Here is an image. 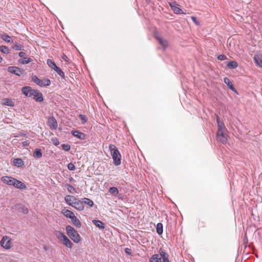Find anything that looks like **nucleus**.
Segmentation results:
<instances>
[{
	"instance_id": "nucleus-1",
	"label": "nucleus",
	"mask_w": 262,
	"mask_h": 262,
	"mask_svg": "<svg viewBox=\"0 0 262 262\" xmlns=\"http://www.w3.org/2000/svg\"><path fill=\"white\" fill-rule=\"evenodd\" d=\"M21 92L27 97H33V99L37 102H41L43 98L42 94L38 90H34L31 87L26 86L21 88Z\"/></svg>"
},
{
	"instance_id": "nucleus-2",
	"label": "nucleus",
	"mask_w": 262,
	"mask_h": 262,
	"mask_svg": "<svg viewBox=\"0 0 262 262\" xmlns=\"http://www.w3.org/2000/svg\"><path fill=\"white\" fill-rule=\"evenodd\" d=\"M109 149L113 159L114 164L116 166L120 165L121 156L118 148L115 145L110 144L109 145Z\"/></svg>"
},
{
	"instance_id": "nucleus-3",
	"label": "nucleus",
	"mask_w": 262,
	"mask_h": 262,
	"mask_svg": "<svg viewBox=\"0 0 262 262\" xmlns=\"http://www.w3.org/2000/svg\"><path fill=\"white\" fill-rule=\"evenodd\" d=\"M159 253L160 255L154 254L150 259V262H169L168 255L163 250L160 249Z\"/></svg>"
},
{
	"instance_id": "nucleus-4",
	"label": "nucleus",
	"mask_w": 262,
	"mask_h": 262,
	"mask_svg": "<svg viewBox=\"0 0 262 262\" xmlns=\"http://www.w3.org/2000/svg\"><path fill=\"white\" fill-rule=\"evenodd\" d=\"M66 229L68 235L75 243H78L81 241V238L80 235L73 227L69 225L66 227Z\"/></svg>"
},
{
	"instance_id": "nucleus-5",
	"label": "nucleus",
	"mask_w": 262,
	"mask_h": 262,
	"mask_svg": "<svg viewBox=\"0 0 262 262\" xmlns=\"http://www.w3.org/2000/svg\"><path fill=\"white\" fill-rule=\"evenodd\" d=\"M227 132V130H217L216 136V140L223 144L226 143L228 141Z\"/></svg>"
},
{
	"instance_id": "nucleus-6",
	"label": "nucleus",
	"mask_w": 262,
	"mask_h": 262,
	"mask_svg": "<svg viewBox=\"0 0 262 262\" xmlns=\"http://www.w3.org/2000/svg\"><path fill=\"white\" fill-rule=\"evenodd\" d=\"M32 80L41 87L49 86L51 84V81L49 79H40L36 76H33Z\"/></svg>"
},
{
	"instance_id": "nucleus-7",
	"label": "nucleus",
	"mask_w": 262,
	"mask_h": 262,
	"mask_svg": "<svg viewBox=\"0 0 262 262\" xmlns=\"http://www.w3.org/2000/svg\"><path fill=\"white\" fill-rule=\"evenodd\" d=\"M1 245L2 247L6 249H10L12 247L11 238L7 236H4L1 241Z\"/></svg>"
},
{
	"instance_id": "nucleus-8",
	"label": "nucleus",
	"mask_w": 262,
	"mask_h": 262,
	"mask_svg": "<svg viewBox=\"0 0 262 262\" xmlns=\"http://www.w3.org/2000/svg\"><path fill=\"white\" fill-rule=\"evenodd\" d=\"M47 125L52 130H56L58 127L57 121L54 117H49L48 118Z\"/></svg>"
},
{
	"instance_id": "nucleus-9",
	"label": "nucleus",
	"mask_w": 262,
	"mask_h": 262,
	"mask_svg": "<svg viewBox=\"0 0 262 262\" xmlns=\"http://www.w3.org/2000/svg\"><path fill=\"white\" fill-rule=\"evenodd\" d=\"M168 4L175 14H180L183 13L182 10L178 7V5L176 2H169Z\"/></svg>"
},
{
	"instance_id": "nucleus-10",
	"label": "nucleus",
	"mask_w": 262,
	"mask_h": 262,
	"mask_svg": "<svg viewBox=\"0 0 262 262\" xmlns=\"http://www.w3.org/2000/svg\"><path fill=\"white\" fill-rule=\"evenodd\" d=\"M1 180L3 183L13 186L15 179L11 177L4 176L1 178Z\"/></svg>"
},
{
	"instance_id": "nucleus-11",
	"label": "nucleus",
	"mask_w": 262,
	"mask_h": 262,
	"mask_svg": "<svg viewBox=\"0 0 262 262\" xmlns=\"http://www.w3.org/2000/svg\"><path fill=\"white\" fill-rule=\"evenodd\" d=\"M7 70L9 72L14 74L17 76H20L24 72L23 70L16 67H9L8 68Z\"/></svg>"
},
{
	"instance_id": "nucleus-12",
	"label": "nucleus",
	"mask_w": 262,
	"mask_h": 262,
	"mask_svg": "<svg viewBox=\"0 0 262 262\" xmlns=\"http://www.w3.org/2000/svg\"><path fill=\"white\" fill-rule=\"evenodd\" d=\"M12 164L17 167H24V162L20 158H16L11 159Z\"/></svg>"
},
{
	"instance_id": "nucleus-13",
	"label": "nucleus",
	"mask_w": 262,
	"mask_h": 262,
	"mask_svg": "<svg viewBox=\"0 0 262 262\" xmlns=\"http://www.w3.org/2000/svg\"><path fill=\"white\" fill-rule=\"evenodd\" d=\"M77 199L75 196L71 195H67L64 197L66 202L70 206H72L73 204L77 201Z\"/></svg>"
},
{
	"instance_id": "nucleus-14",
	"label": "nucleus",
	"mask_w": 262,
	"mask_h": 262,
	"mask_svg": "<svg viewBox=\"0 0 262 262\" xmlns=\"http://www.w3.org/2000/svg\"><path fill=\"white\" fill-rule=\"evenodd\" d=\"M13 186L15 188L19 189L20 190H24L27 188V186L25 184L16 179L14 182Z\"/></svg>"
},
{
	"instance_id": "nucleus-15",
	"label": "nucleus",
	"mask_w": 262,
	"mask_h": 262,
	"mask_svg": "<svg viewBox=\"0 0 262 262\" xmlns=\"http://www.w3.org/2000/svg\"><path fill=\"white\" fill-rule=\"evenodd\" d=\"M72 207L79 211H82L84 208L83 202L78 199L73 204Z\"/></svg>"
},
{
	"instance_id": "nucleus-16",
	"label": "nucleus",
	"mask_w": 262,
	"mask_h": 262,
	"mask_svg": "<svg viewBox=\"0 0 262 262\" xmlns=\"http://www.w3.org/2000/svg\"><path fill=\"white\" fill-rule=\"evenodd\" d=\"M71 133L73 136L77 137L79 139L84 140L85 139V134L82 132L78 130H73L72 131Z\"/></svg>"
},
{
	"instance_id": "nucleus-17",
	"label": "nucleus",
	"mask_w": 262,
	"mask_h": 262,
	"mask_svg": "<svg viewBox=\"0 0 262 262\" xmlns=\"http://www.w3.org/2000/svg\"><path fill=\"white\" fill-rule=\"evenodd\" d=\"M254 61L256 64L262 68V54H256L254 58Z\"/></svg>"
},
{
	"instance_id": "nucleus-18",
	"label": "nucleus",
	"mask_w": 262,
	"mask_h": 262,
	"mask_svg": "<svg viewBox=\"0 0 262 262\" xmlns=\"http://www.w3.org/2000/svg\"><path fill=\"white\" fill-rule=\"evenodd\" d=\"M72 223L76 228H80L81 226V223L80 220L74 215L71 219Z\"/></svg>"
},
{
	"instance_id": "nucleus-19",
	"label": "nucleus",
	"mask_w": 262,
	"mask_h": 262,
	"mask_svg": "<svg viewBox=\"0 0 262 262\" xmlns=\"http://www.w3.org/2000/svg\"><path fill=\"white\" fill-rule=\"evenodd\" d=\"M61 213L66 217L71 219L75 214L74 212L69 209H63L61 211Z\"/></svg>"
},
{
	"instance_id": "nucleus-20",
	"label": "nucleus",
	"mask_w": 262,
	"mask_h": 262,
	"mask_svg": "<svg viewBox=\"0 0 262 262\" xmlns=\"http://www.w3.org/2000/svg\"><path fill=\"white\" fill-rule=\"evenodd\" d=\"M2 104L3 105H7L9 106H14V103L12 101V99L9 98H4L2 100Z\"/></svg>"
},
{
	"instance_id": "nucleus-21",
	"label": "nucleus",
	"mask_w": 262,
	"mask_h": 262,
	"mask_svg": "<svg viewBox=\"0 0 262 262\" xmlns=\"http://www.w3.org/2000/svg\"><path fill=\"white\" fill-rule=\"evenodd\" d=\"M61 241L64 245L70 248H71L73 245V243L66 236Z\"/></svg>"
},
{
	"instance_id": "nucleus-22",
	"label": "nucleus",
	"mask_w": 262,
	"mask_h": 262,
	"mask_svg": "<svg viewBox=\"0 0 262 262\" xmlns=\"http://www.w3.org/2000/svg\"><path fill=\"white\" fill-rule=\"evenodd\" d=\"M217 130H227V128H226L224 124L220 120V118L219 117H217Z\"/></svg>"
},
{
	"instance_id": "nucleus-23",
	"label": "nucleus",
	"mask_w": 262,
	"mask_h": 262,
	"mask_svg": "<svg viewBox=\"0 0 262 262\" xmlns=\"http://www.w3.org/2000/svg\"><path fill=\"white\" fill-rule=\"evenodd\" d=\"M224 82L228 86V87L230 89H231L232 91H235V90L231 81L228 78L225 77L224 79Z\"/></svg>"
},
{
	"instance_id": "nucleus-24",
	"label": "nucleus",
	"mask_w": 262,
	"mask_h": 262,
	"mask_svg": "<svg viewBox=\"0 0 262 262\" xmlns=\"http://www.w3.org/2000/svg\"><path fill=\"white\" fill-rule=\"evenodd\" d=\"M33 61L32 59L30 57H24L19 60V62L21 64H28Z\"/></svg>"
},
{
	"instance_id": "nucleus-25",
	"label": "nucleus",
	"mask_w": 262,
	"mask_h": 262,
	"mask_svg": "<svg viewBox=\"0 0 262 262\" xmlns=\"http://www.w3.org/2000/svg\"><path fill=\"white\" fill-rule=\"evenodd\" d=\"M93 223L96 226L100 229H103L104 228L103 223L99 220H93Z\"/></svg>"
},
{
	"instance_id": "nucleus-26",
	"label": "nucleus",
	"mask_w": 262,
	"mask_h": 262,
	"mask_svg": "<svg viewBox=\"0 0 262 262\" xmlns=\"http://www.w3.org/2000/svg\"><path fill=\"white\" fill-rule=\"evenodd\" d=\"M227 66L230 69H235L238 67V63L235 61H231L227 63Z\"/></svg>"
},
{
	"instance_id": "nucleus-27",
	"label": "nucleus",
	"mask_w": 262,
	"mask_h": 262,
	"mask_svg": "<svg viewBox=\"0 0 262 262\" xmlns=\"http://www.w3.org/2000/svg\"><path fill=\"white\" fill-rule=\"evenodd\" d=\"M156 38L161 46H162L163 47H167L168 43L166 40L163 39L161 37L159 36H157Z\"/></svg>"
},
{
	"instance_id": "nucleus-28",
	"label": "nucleus",
	"mask_w": 262,
	"mask_h": 262,
	"mask_svg": "<svg viewBox=\"0 0 262 262\" xmlns=\"http://www.w3.org/2000/svg\"><path fill=\"white\" fill-rule=\"evenodd\" d=\"M47 63L49 67L53 70H55L57 67L55 63L51 59H48L47 61Z\"/></svg>"
},
{
	"instance_id": "nucleus-29",
	"label": "nucleus",
	"mask_w": 262,
	"mask_h": 262,
	"mask_svg": "<svg viewBox=\"0 0 262 262\" xmlns=\"http://www.w3.org/2000/svg\"><path fill=\"white\" fill-rule=\"evenodd\" d=\"M55 234L56 237L60 241L64 238V236H66L63 232L59 231H55Z\"/></svg>"
},
{
	"instance_id": "nucleus-30",
	"label": "nucleus",
	"mask_w": 262,
	"mask_h": 262,
	"mask_svg": "<svg viewBox=\"0 0 262 262\" xmlns=\"http://www.w3.org/2000/svg\"><path fill=\"white\" fill-rule=\"evenodd\" d=\"M108 192L114 195H117L119 193L118 188L115 187H111L108 190Z\"/></svg>"
},
{
	"instance_id": "nucleus-31",
	"label": "nucleus",
	"mask_w": 262,
	"mask_h": 262,
	"mask_svg": "<svg viewBox=\"0 0 262 262\" xmlns=\"http://www.w3.org/2000/svg\"><path fill=\"white\" fill-rule=\"evenodd\" d=\"M83 204L84 203L86 205H88V206H89L90 207H92L94 205V203L93 202L90 200V199H88V198H84L83 199Z\"/></svg>"
},
{
	"instance_id": "nucleus-32",
	"label": "nucleus",
	"mask_w": 262,
	"mask_h": 262,
	"mask_svg": "<svg viewBox=\"0 0 262 262\" xmlns=\"http://www.w3.org/2000/svg\"><path fill=\"white\" fill-rule=\"evenodd\" d=\"M33 156L36 158H40L42 156V152L40 149H36L33 152Z\"/></svg>"
},
{
	"instance_id": "nucleus-33",
	"label": "nucleus",
	"mask_w": 262,
	"mask_h": 262,
	"mask_svg": "<svg viewBox=\"0 0 262 262\" xmlns=\"http://www.w3.org/2000/svg\"><path fill=\"white\" fill-rule=\"evenodd\" d=\"M1 38L7 42H11V38L8 35H7L6 34H2L1 35Z\"/></svg>"
},
{
	"instance_id": "nucleus-34",
	"label": "nucleus",
	"mask_w": 262,
	"mask_h": 262,
	"mask_svg": "<svg viewBox=\"0 0 262 262\" xmlns=\"http://www.w3.org/2000/svg\"><path fill=\"white\" fill-rule=\"evenodd\" d=\"M156 230H157V232L159 234H161L162 233V232H163V225L162 223H158L157 225Z\"/></svg>"
},
{
	"instance_id": "nucleus-35",
	"label": "nucleus",
	"mask_w": 262,
	"mask_h": 262,
	"mask_svg": "<svg viewBox=\"0 0 262 262\" xmlns=\"http://www.w3.org/2000/svg\"><path fill=\"white\" fill-rule=\"evenodd\" d=\"M0 51L5 53V54H9L10 53V50L9 49L6 47V46H1L0 47Z\"/></svg>"
},
{
	"instance_id": "nucleus-36",
	"label": "nucleus",
	"mask_w": 262,
	"mask_h": 262,
	"mask_svg": "<svg viewBox=\"0 0 262 262\" xmlns=\"http://www.w3.org/2000/svg\"><path fill=\"white\" fill-rule=\"evenodd\" d=\"M66 187L68 189V190L71 193H74L76 192L75 188L71 185L70 184H67L66 185Z\"/></svg>"
},
{
	"instance_id": "nucleus-37",
	"label": "nucleus",
	"mask_w": 262,
	"mask_h": 262,
	"mask_svg": "<svg viewBox=\"0 0 262 262\" xmlns=\"http://www.w3.org/2000/svg\"><path fill=\"white\" fill-rule=\"evenodd\" d=\"M59 75H60L61 77H64V72L58 67H57L54 70Z\"/></svg>"
},
{
	"instance_id": "nucleus-38",
	"label": "nucleus",
	"mask_w": 262,
	"mask_h": 262,
	"mask_svg": "<svg viewBox=\"0 0 262 262\" xmlns=\"http://www.w3.org/2000/svg\"><path fill=\"white\" fill-rule=\"evenodd\" d=\"M13 48L16 51H19L22 50L23 46L20 43H16L14 44Z\"/></svg>"
},
{
	"instance_id": "nucleus-39",
	"label": "nucleus",
	"mask_w": 262,
	"mask_h": 262,
	"mask_svg": "<svg viewBox=\"0 0 262 262\" xmlns=\"http://www.w3.org/2000/svg\"><path fill=\"white\" fill-rule=\"evenodd\" d=\"M79 118L82 122V124H85L87 122V118L85 115H79Z\"/></svg>"
},
{
	"instance_id": "nucleus-40",
	"label": "nucleus",
	"mask_w": 262,
	"mask_h": 262,
	"mask_svg": "<svg viewBox=\"0 0 262 262\" xmlns=\"http://www.w3.org/2000/svg\"><path fill=\"white\" fill-rule=\"evenodd\" d=\"M61 147L63 150H64L67 151H69L71 148L70 145L68 144H62Z\"/></svg>"
},
{
	"instance_id": "nucleus-41",
	"label": "nucleus",
	"mask_w": 262,
	"mask_h": 262,
	"mask_svg": "<svg viewBox=\"0 0 262 262\" xmlns=\"http://www.w3.org/2000/svg\"><path fill=\"white\" fill-rule=\"evenodd\" d=\"M52 143L56 146L59 144V141L57 138H53L51 139Z\"/></svg>"
},
{
	"instance_id": "nucleus-42",
	"label": "nucleus",
	"mask_w": 262,
	"mask_h": 262,
	"mask_svg": "<svg viewBox=\"0 0 262 262\" xmlns=\"http://www.w3.org/2000/svg\"><path fill=\"white\" fill-rule=\"evenodd\" d=\"M68 168L70 170H74L75 169V166L72 163H70L68 165Z\"/></svg>"
},
{
	"instance_id": "nucleus-43",
	"label": "nucleus",
	"mask_w": 262,
	"mask_h": 262,
	"mask_svg": "<svg viewBox=\"0 0 262 262\" xmlns=\"http://www.w3.org/2000/svg\"><path fill=\"white\" fill-rule=\"evenodd\" d=\"M217 58L220 60H224L227 59V57L224 54H221L217 56Z\"/></svg>"
},
{
	"instance_id": "nucleus-44",
	"label": "nucleus",
	"mask_w": 262,
	"mask_h": 262,
	"mask_svg": "<svg viewBox=\"0 0 262 262\" xmlns=\"http://www.w3.org/2000/svg\"><path fill=\"white\" fill-rule=\"evenodd\" d=\"M191 19L194 22V24H195L197 25H199V21L197 20L196 18L194 16H191Z\"/></svg>"
},
{
	"instance_id": "nucleus-45",
	"label": "nucleus",
	"mask_w": 262,
	"mask_h": 262,
	"mask_svg": "<svg viewBox=\"0 0 262 262\" xmlns=\"http://www.w3.org/2000/svg\"><path fill=\"white\" fill-rule=\"evenodd\" d=\"M22 212L24 214H27L28 213V212H29V210H28V208L24 207L22 208Z\"/></svg>"
},
{
	"instance_id": "nucleus-46",
	"label": "nucleus",
	"mask_w": 262,
	"mask_h": 262,
	"mask_svg": "<svg viewBox=\"0 0 262 262\" xmlns=\"http://www.w3.org/2000/svg\"><path fill=\"white\" fill-rule=\"evenodd\" d=\"M125 252L128 255H131L130 249L128 248H126L125 249Z\"/></svg>"
},
{
	"instance_id": "nucleus-47",
	"label": "nucleus",
	"mask_w": 262,
	"mask_h": 262,
	"mask_svg": "<svg viewBox=\"0 0 262 262\" xmlns=\"http://www.w3.org/2000/svg\"><path fill=\"white\" fill-rule=\"evenodd\" d=\"M26 53L24 52H20L19 53V56L20 57H23L25 55Z\"/></svg>"
},
{
	"instance_id": "nucleus-48",
	"label": "nucleus",
	"mask_w": 262,
	"mask_h": 262,
	"mask_svg": "<svg viewBox=\"0 0 262 262\" xmlns=\"http://www.w3.org/2000/svg\"><path fill=\"white\" fill-rule=\"evenodd\" d=\"M62 59H64V60H67V58H68V57H67V56H66V55H63V56H62Z\"/></svg>"
},
{
	"instance_id": "nucleus-49",
	"label": "nucleus",
	"mask_w": 262,
	"mask_h": 262,
	"mask_svg": "<svg viewBox=\"0 0 262 262\" xmlns=\"http://www.w3.org/2000/svg\"><path fill=\"white\" fill-rule=\"evenodd\" d=\"M2 61V58L0 56V62H1Z\"/></svg>"
},
{
	"instance_id": "nucleus-50",
	"label": "nucleus",
	"mask_w": 262,
	"mask_h": 262,
	"mask_svg": "<svg viewBox=\"0 0 262 262\" xmlns=\"http://www.w3.org/2000/svg\"><path fill=\"white\" fill-rule=\"evenodd\" d=\"M149 0H146V2H148Z\"/></svg>"
}]
</instances>
